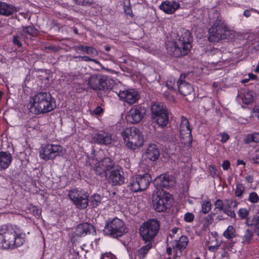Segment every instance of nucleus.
<instances>
[{
	"mask_svg": "<svg viewBox=\"0 0 259 259\" xmlns=\"http://www.w3.org/2000/svg\"><path fill=\"white\" fill-rule=\"evenodd\" d=\"M191 40V33L186 29H181L177 33L172 32L167 37L165 42L167 53L175 57L187 55L192 47Z\"/></svg>",
	"mask_w": 259,
	"mask_h": 259,
	"instance_id": "f257e3e1",
	"label": "nucleus"
},
{
	"mask_svg": "<svg viewBox=\"0 0 259 259\" xmlns=\"http://www.w3.org/2000/svg\"><path fill=\"white\" fill-rule=\"evenodd\" d=\"M211 13L213 15L209 14V18L215 22L209 30V40L217 42L222 40H232L235 36V32L220 19L219 11L213 10Z\"/></svg>",
	"mask_w": 259,
	"mask_h": 259,
	"instance_id": "f03ea898",
	"label": "nucleus"
},
{
	"mask_svg": "<svg viewBox=\"0 0 259 259\" xmlns=\"http://www.w3.org/2000/svg\"><path fill=\"white\" fill-rule=\"evenodd\" d=\"M32 100L30 109L35 114L49 112L56 107L55 101L49 92H39L35 95Z\"/></svg>",
	"mask_w": 259,
	"mask_h": 259,
	"instance_id": "7ed1b4c3",
	"label": "nucleus"
},
{
	"mask_svg": "<svg viewBox=\"0 0 259 259\" xmlns=\"http://www.w3.org/2000/svg\"><path fill=\"white\" fill-rule=\"evenodd\" d=\"M121 135L126 146L132 150L139 149L143 145V135L140 130L136 127L125 128L121 133Z\"/></svg>",
	"mask_w": 259,
	"mask_h": 259,
	"instance_id": "20e7f679",
	"label": "nucleus"
},
{
	"mask_svg": "<svg viewBox=\"0 0 259 259\" xmlns=\"http://www.w3.org/2000/svg\"><path fill=\"white\" fill-rule=\"evenodd\" d=\"M160 228L159 222L156 219H150L140 227L139 233L145 242H151L157 235Z\"/></svg>",
	"mask_w": 259,
	"mask_h": 259,
	"instance_id": "39448f33",
	"label": "nucleus"
},
{
	"mask_svg": "<svg viewBox=\"0 0 259 259\" xmlns=\"http://www.w3.org/2000/svg\"><path fill=\"white\" fill-rule=\"evenodd\" d=\"M88 84L94 90L108 91L113 87V80L102 74H94L88 79Z\"/></svg>",
	"mask_w": 259,
	"mask_h": 259,
	"instance_id": "423d86ee",
	"label": "nucleus"
},
{
	"mask_svg": "<svg viewBox=\"0 0 259 259\" xmlns=\"http://www.w3.org/2000/svg\"><path fill=\"white\" fill-rule=\"evenodd\" d=\"M16 232L13 227L4 225L0 228V247L13 249L15 245Z\"/></svg>",
	"mask_w": 259,
	"mask_h": 259,
	"instance_id": "0eeeda50",
	"label": "nucleus"
},
{
	"mask_svg": "<svg viewBox=\"0 0 259 259\" xmlns=\"http://www.w3.org/2000/svg\"><path fill=\"white\" fill-rule=\"evenodd\" d=\"M104 231L114 238L120 237L125 232L124 222L117 218L109 219L106 222Z\"/></svg>",
	"mask_w": 259,
	"mask_h": 259,
	"instance_id": "6e6552de",
	"label": "nucleus"
},
{
	"mask_svg": "<svg viewBox=\"0 0 259 259\" xmlns=\"http://www.w3.org/2000/svg\"><path fill=\"white\" fill-rule=\"evenodd\" d=\"M73 204L79 209H85L89 202V195L83 189H73L68 195Z\"/></svg>",
	"mask_w": 259,
	"mask_h": 259,
	"instance_id": "1a4fd4ad",
	"label": "nucleus"
},
{
	"mask_svg": "<svg viewBox=\"0 0 259 259\" xmlns=\"http://www.w3.org/2000/svg\"><path fill=\"white\" fill-rule=\"evenodd\" d=\"M151 181L150 176L148 174L137 175L133 177L131 181V190L134 192L144 191L148 188Z\"/></svg>",
	"mask_w": 259,
	"mask_h": 259,
	"instance_id": "9d476101",
	"label": "nucleus"
},
{
	"mask_svg": "<svg viewBox=\"0 0 259 259\" xmlns=\"http://www.w3.org/2000/svg\"><path fill=\"white\" fill-rule=\"evenodd\" d=\"M63 147L59 145L47 144L39 152L40 158L45 160H53L62 152Z\"/></svg>",
	"mask_w": 259,
	"mask_h": 259,
	"instance_id": "9b49d317",
	"label": "nucleus"
},
{
	"mask_svg": "<svg viewBox=\"0 0 259 259\" xmlns=\"http://www.w3.org/2000/svg\"><path fill=\"white\" fill-rule=\"evenodd\" d=\"M160 176L156 177L153 181L155 189L153 194L152 204L153 208L157 212H162V179Z\"/></svg>",
	"mask_w": 259,
	"mask_h": 259,
	"instance_id": "f8f14e48",
	"label": "nucleus"
},
{
	"mask_svg": "<svg viewBox=\"0 0 259 259\" xmlns=\"http://www.w3.org/2000/svg\"><path fill=\"white\" fill-rule=\"evenodd\" d=\"M116 167L110 158L105 157L96 164L93 170L97 175L102 178Z\"/></svg>",
	"mask_w": 259,
	"mask_h": 259,
	"instance_id": "ddd939ff",
	"label": "nucleus"
},
{
	"mask_svg": "<svg viewBox=\"0 0 259 259\" xmlns=\"http://www.w3.org/2000/svg\"><path fill=\"white\" fill-rule=\"evenodd\" d=\"M180 132L181 142L185 145L190 146L192 141L191 130L188 119L183 116L181 118Z\"/></svg>",
	"mask_w": 259,
	"mask_h": 259,
	"instance_id": "4468645a",
	"label": "nucleus"
},
{
	"mask_svg": "<svg viewBox=\"0 0 259 259\" xmlns=\"http://www.w3.org/2000/svg\"><path fill=\"white\" fill-rule=\"evenodd\" d=\"M146 112L145 107L136 106L131 108L126 115L127 121L131 123H139L144 118Z\"/></svg>",
	"mask_w": 259,
	"mask_h": 259,
	"instance_id": "2eb2a0df",
	"label": "nucleus"
},
{
	"mask_svg": "<svg viewBox=\"0 0 259 259\" xmlns=\"http://www.w3.org/2000/svg\"><path fill=\"white\" fill-rule=\"evenodd\" d=\"M118 96L121 100L129 105H132L137 102L140 98L139 92L134 89H128L120 91Z\"/></svg>",
	"mask_w": 259,
	"mask_h": 259,
	"instance_id": "dca6fc26",
	"label": "nucleus"
},
{
	"mask_svg": "<svg viewBox=\"0 0 259 259\" xmlns=\"http://www.w3.org/2000/svg\"><path fill=\"white\" fill-rule=\"evenodd\" d=\"M122 171L120 168L116 166L115 168L106 174L105 177L109 182L112 185H121L124 183V178L122 176Z\"/></svg>",
	"mask_w": 259,
	"mask_h": 259,
	"instance_id": "f3484780",
	"label": "nucleus"
},
{
	"mask_svg": "<svg viewBox=\"0 0 259 259\" xmlns=\"http://www.w3.org/2000/svg\"><path fill=\"white\" fill-rule=\"evenodd\" d=\"M151 122L158 127H162V106L160 102L153 103L151 107Z\"/></svg>",
	"mask_w": 259,
	"mask_h": 259,
	"instance_id": "a211bd4d",
	"label": "nucleus"
},
{
	"mask_svg": "<svg viewBox=\"0 0 259 259\" xmlns=\"http://www.w3.org/2000/svg\"><path fill=\"white\" fill-rule=\"evenodd\" d=\"M112 141V135L104 131H101L95 134L92 138L93 143L100 145H107L110 144Z\"/></svg>",
	"mask_w": 259,
	"mask_h": 259,
	"instance_id": "6ab92c4d",
	"label": "nucleus"
},
{
	"mask_svg": "<svg viewBox=\"0 0 259 259\" xmlns=\"http://www.w3.org/2000/svg\"><path fill=\"white\" fill-rule=\"evenodd\" d=\"M92 231H95L94 226L85 223L79 224L76 227L74 234L76 236L82 237L85 236L88 233H90Z\"/></svg>",
	"mask_w": 259,
	"mask_h": 259,
	"instance_id": "aec40b11",
	"label": "nucleus"
},
{
	"mask_svg": "<svg viewBox=\"0 0 259 259\" xmlns=\"http://www.w3.org/2000/svg\"><path fill=\"white\" fill-rule=\"evenodd\" d=\"M188 238L185 236H182L179 240H175L172 244V246L173 247V249L175 250V251H177L178 250L180 251V252H181V251L185 249L188 244ZM179 255L176 252L174 254V257L176 258L177 256H178Z\"/></svg>",
	"mask_w": 259,
	"mask_h": 259,
	"instance_id": "412c9836",
	"label": "nucleus"
},
{
	"mask_svg": "<svg viewBox=\"0 0 259 259\" xmlns=\"http://www.w3.org/2000/svg\"><path fill=\"white\" fill-rule=\"evenodd\" d=\"M177 85L179 92L184 96L190 95L193 91L191 85L185 81L179 79L177 81Z\"/></svg>",
	"mask_w": 259,
	"mask_h": 259,
	"instance_id": "4be33fe9",
	"label": "nucleus"
},
{
	"mask_svg": "<svg viewBox=\"0 0 259 259\" xmlns=\"http://www.w3.org/2000/svg\"><path fill=\"white\" fill-rule=\"evenodd\" d=\"M178 3L173 1L163 2V11L167 14H173L179 8Z\"/></svg>",
	"mask_w": 259,
	"mask_h": 259,
	"instance_id": "5701e85b",
	"label": "nucleus"
},
{
	"mask_svg": "<svg viewBox=\"0 0 259 259\" xmlns=\"http://www.w3.org/2000/svg\"><path fill=\"white\" fill-rule=\"evenodd\" d=\"M12 160V156L10 153L5 152H0V170L6 169L8 167Z\"/></svg>",
	"mask_w": 259,
	"mask_h": 259,
	"instance_id": "b1692460",
	"label": "nucleus"
},
{
	"mask_svg": "<svg viewBox=\"0 0 259 259\" xmlns=\"http://www.w3.org/2000/svg\"><path fill=\"white\" fill-rule=\"evenodd\" d=\"M19 9L12 5H9L4 3H0V14L2 15L9 16L14 12H18Z\"/></svg>",
	"mask_w": 259,
	"mask_h": 259,
	"instance_id": "393cba45",
	"label": "nucleus"
},
{
	"mask_svg": "<svg viewBox=\"0 0 259 259\" xmlns=\"http://www.w3.org/2000/svg\"><path fill=\"white\" fill-rule=\"evenodd\" d=\"M159 155L160 152L155 145L149 146L145 153L146 158L153 161L157 160Z\"/></svg>",
	"mask_w": 259,
	"mask_h": 259,
	"instance_id": "a878e982",
	"label": "nucleus"
},
{
	"mask_svg": "<svg viewBox=\"0 0 259 259\" xmlns=\"http://www.w3.org/2000/svg\"><path fill=\"white\" fill-rule=\"evenodd\" d=\"M174 199L168 193L163 192V211L170 209L174 205Z\"/></svg>",
	"mask_w": 259,
	"mask_h": 259,
	"instance_id": "bb28decb",
	"label": "nucleus"
},
{
	"mask_svg": "<svg viewBox=\"0 0 259 259\" xmlns=\"http://www.w3.org/2000/svg\"><path fill=\"white\" fill-rule=\"evenodd\" d=\"M231 201L230 199H226L224 201V207L223 212L224 213L227 214L228 216L230 217L233 219H236V215L234 210H232L231 209V203H230Z\"/></svg>",
	"mask_w": 259,
	"mask_h": 259,
	"instance_id": "cd10ccee",
	"label": "nucleus"
},
{
	"mask_svg": "<svg viewBox=\"0 0 259 259\" xmlns=\"http://www.w3.org/2000/svg\"><path fill=\"white\" fill-rule=\"evenodd\" d=\"M254 95V93L252 91L244 92L241 96L242 102L246 105L251 104L253 101Z\"/></svg>",
	"mask_w": 259,
	"mask_h": 259,
	"instance_id": "c85d7f7f",
	"label": "nucleus"
},
{
	"mask_svg": "<svg viewBox=\"0 0 259 259\" xmlns=\"http://www.w3.org/2000/svg\"><path fill=\"white\" fill-rule=\"evenodd\" d=\"M175 183V178L172 176L165 174L163 177V187H172Z\"/></svg>",
	"mask_w": 259,
	"mask_h": 259,
	"instance_id": "c756f323",
	"label": "nucleus"
},
{
	"mask_svg": "<svg viewBox=\"0 0 259 259\" xmlns=\"http://www.w3.org/2000/svg\"><path fill=\"white\" fill-rule=\"evenodd\" d=\"M76 49L78 50L84 51L87 54H93L95 55H98L97 51L92 47L79 45L76 47Z\"/></svg>",
	"mask_w": 259,
	"mask_h": 259,
	"instance_id": "7c9ffc66",
	"label": "nucleus"
},
{
	"mask_svg": "<svg viewBox=\"0 0 259 259\" xmlns=\"http://www.w3.org/2000/svg\"><path fill=\"white\" fill-rule=\"evenodd\" d=\"M223 236L227 239H232L235 237V229L232 226H229L224 232Z\"/></svg>",
	"mask_w": 259,
	"mask_h": 259,
	"instance_id": "2f4dec72",
	"label": "nucleus"
},
{
	"mask_svg": "<svg viewBox=\"0 0 259 259\" xmlns=\"http://www.w3.org/2000/svg\"><path fill=\"white\" fill-rule=\"evenodd\" d=\"M152 247L151 242H148L147 244L143 246L138 250V255L141 258H144L147 254L149 250Z\"/></svg>",
	"mask_w": 259,
	"mask_h": 259,
	"instance_id": "473e14b6",
	"label": "nucleus"
},
{
	"mask_svg": "<svg viewBox=\"0 0 259 259\" xmlns=\"http://www.w3.org/2000/svg\"><path fill=\"white\" fill-rule=\"evenodd\" d=\"M172 118V114L167 109L163 108V127L168 124Z\"/></svg>",
	"mask_w": 259,
	"mask_h": 259,
	"instance_id": "72a5a7b5",
	"label": "nucleus"
},
{
	"mask_svg": "<svg viewBox=\"0 0 259 259\" xmlns=\"http://www.w3.org/2000/svg\"><path fill=\"white\" fill-rule=\"evenodd\" d=\"M234 190L235 196L241 198L244 192L245 187L243 184L237 183Z\"/></svg>",
	"mask_w": 259,
	"mask_h": 259,
	"instance_id": "f704fd0d",
	"label": "nucleus"
},
{
	"mask_svg": "<svg viewBox=\"0 0 259 259\" xmlns=\"http://www.w3.org/2000/svg\"><path fill=\"white\" fill-rule=\"evenodd\" d=\"M91 205L93 207H96L99 205L101 201V197L100 195L95 194L92 196L89 199Z\"/></svg>",
	"mask_w": 259,
	"mask_h": 259,
	"instance_id": "c9c22d12",
	"label": "nucleus"
},
{
	"mask_svg": "<svg viewBox=\"0 0 259 259\" xmlns=\"http://www.w3.org/2000/svg\"><path fill=\"white\" fill-rule=\"evenodd\" d=\"M253 232L249 229L246 230L244 235L242 238V243L243 244H248L253 237Z\"/></svg>",
	"mask_w": 259,
	"mask_h": 259,
	"instance_id": "e433bc0d",
	"label": "nucleus"
},
{
	"mask_svg": "<svg viewBox=\"0 0 259 259\" xmlns=\"http://www.w3.org/2000/svg\"><path fill=\"white\" fill-rule=\"evenodd\" d=\"M246 224L249 226H256L259 224L258 217L257 214L252 217H249L246 220Z\"/></svg>",
	"mask_w": 259,
	"mask_h": 259,
	"instance_id": "4c0bfd02",
	"label": "nucleus"
},
{
	"mask_svg": "<svg viewBox=\"0 0 259 259\" xmlns=\"http://www.w3.org/2000/svg\"><path fill=\"white\" fill-rule=\"evenodd\" d=\"M237 214L241 220H247V219L248 218L249 210L246 208H240L238 209Z\"/></svg>",
	"mask_w": 259,
	"mask_h": 259,
	"instance_id": "58836bf2",
	"label": "nucleus"
},
{
	"mask_svg": "<svg viewBox=\"0 0 259 259\" xmlns=\"http://www.w3.org/2000/svg\"><path fill=\"white\" fill-rule=\"evenodd\" d=\"M211 209V204L209 201L205 200L202 203V211L203 213H208Z\"/></svg>",
	"mask_w": 259,
	"mask_h": 259,
	"instance_id": "ea45409f",
	"label": "nucleus"
},
{
	"mask_svg": "<svg viewBox=\"0 0 259 259\" xmlns=\"http://www.w3.org/2000/svg\"><path fill=\"white\" fill-rule=\"evenodd\" d=\"M176 83V79L175 78L172 76H170L167 78V80L166 82V85L167 88L171 90L170 92L173 91V88L175 85Z\"/></svg>",
	"mask_w": 259,
	"mask_h": 259,
	"instance_id": "a19ab883",
	"label": "nucleus"
},
{
	"mask_svg": "<svg viewBox=\"0 0 259 259\" xmlns=\"http://www.w3.org/2000/svg\"><path fill=\"white\" fill-rule=\"evenodd\" d=\"M253 13L259 15V11L253 8H250L244 10L243 15L245 18H249L252 16Z\"/></svg>",
	"mask_w": 259,
	"mask_h": 259,
	"instance_id": "79ce46f5",
	"label": "nucleus"
},
{
	"mask_svg": "<svg viewBox=\"0 0 259 259\" xmlns=\"http://www.w3.org/2000/svg\"><path fill=\"white\" fill-rule=\"evenodd\" d=\"M23 32L25 34L32 36L35 34L36 29L32 26H28L23 29Z\"/></svg>",
	"mask_w": 259,
	"mask_h": 259,
	"instance_id": "37998d69",
	"label": "nucleus"
},
{
	"mask_svg": "<svg viewBox=\"0 0 259 259\" xmlns=\"http://www.w3.org/2000/svg\"><path fill=\"white\" fill-rule=\"evenodd\" d=\"M77 5L84 6H90L93 5L95 2L94 0H73Z\"/></svg>",
	"mask_w": 259,
	"mask_h": 259,
	"instance_id": "c03bdc74",
	"label": "nucleus"
},
{
	"mask_svg": "<svg viewBox=\"0 0 259 259\" xmlns=\"http://www.w3.org/2000/svg\"><path fill=\"white\" fill-rule=\"evenodd\" d=\"M248 200L252 203H256L259 200V197L255 192H251L249 195Z\"/></svg>",
	"mask_w": 259,
	"mask_h": 259,
	"instance_id": "a18cd8bd",
	"label": "nucleus"
},
{
	"mask_svg": "<svg viewBox=\"0 0 259 259\" xmlns=\"http://www.w3.org/2000/svg\"><path fill=\"white\" fill-rule=\"evenodd\" d=\"M216 242V243L213 245H209L208 246V249L209 251L214 252L217 251L218 249L220 246H221V244L223 243L222 241H215Z\"/></svg>",
	"mask_w": 259,
	"mask_h": 259,
	"instance_id": "49530a36",
	"label": "nucleus"
},
{
	"mask_svg": "<svg viewBox=\"0 0 259 259\" xmlns=\"http://www.w3.org/2000/svg\"><path fill=\"white\" fill-rule=\"evenodd\" d=\"M194 215L191 212H187L184 214V220L187 223H191L194 219Z\"/></svg>",
	"mask_w": 259,
	"mask_h": 259,
	"instance_id": "de8ad7c7",
	"label": "nucleus"
},
{
	"mask_svg": "<svg viewBox=\"0 0 259 259\" xmlns=\"http://www.w3.org/2000/svg\"><path fill=\"white\" fill-rule=\"evenodd\" d=\"M214 205L215 209H218L220 210H222L223 211L224 207V202H223L220 199H218L215 201Z\"/></svg>",
	"mask_w": 259,
	"mask_h": 259,
	"instance_id": "09e8293b",
	"label": "nucleus"
},
{
	"mask_svg": "<svg viewBox=\"0 0 259 259\" xmlns=\"http://www.w3.org/2000/svg\"><path fill=\"white\" fill-rule=\"evenodd\" d=\"M220 136L221 137V141L223 143L226 142L230 138L228 134L226 133H220Z\"/></svg>",
	"mask_w": 259,
	"mask_h": 259,
	"instance_id": "8fccbe9b",
	"label": "nucleus"
},
{
	"mask_svg": "<svg viewBox=\"0 0 259 259\" xmlns=\"http://www.w3.org/2000/svg\"><path fill=\"white\" fill-rule=\"evenodd\" d=\"M23 240L20 237H16L15 236V245H14V248L17 247L18 246H20L23 244Z\"/></svg>",
	"mask_w": 259,
	"mask_h": 259,
	"instance_id": "3c124183",
	"label": "nucleus"
},
{
	"mask_svg": "<svg viewBox=\"0 0 259 259\" xmlns=\"http://www.w3.org/2000/svg\"><path fill=\"white\" fill-rule=\"evenodd\" d=\"M233 244H234V242L231 241V242H229V243H228L227 244L223 245L222 249L224 251H226V250H231V249L232 248Z\"/></svg>",
	"mask_w": 259,
	"mask_h": 259,
	"instance_id": "603ef678",
	"label": "nucleus"
},
{
	"mask_svg": "<svg viewBox=\"0 0 259 259\" xmlns=\"http://www.w3.org/2000/svg\"><path fill=\"white\" fill-rule=\"evenodd\" d=\"M230 167V163L227 160H224L222 164V167L224 170H228Z\"/></svg>",
	"mask_w": 259,
	"mask_h": 259,
	"instance_id": "864d4df0",
	"label": "nucleus"
},
{
	"mask_svg": "<svg viewBox=\"0 0 259 259\" xmlns=\"http://www.w3.org/2000/svg\"><path fill=\"white\" fill-rule=\"evenodd\" d=\"M244 142L245 144H249L250 143L253 142L251 134H248L246 136L244 140Z\"/></svg>",
	"mask_w": 259,
	"mask_h": 259,
	"instance_id": "5fc2aeb1",
	"label": "nucleus"
},
{
	"mask_svg": "<svg viewBox=\"0 0 259 259\" xmlns=\"http://www.w3.org/2000/svg\"><path fill=\"white\" fill-rule=\"evenodd\" d=\"M13 41L14 44L17 45L18 47L22 46V44L20 42L19 37L18 36H13Z\"/></svg>",
	"mask_w": 259,
	"mask_h": 259,
	"instance_id": "6e6d98bb",
	"label": "nucleus"
},
{
	"mask_svg": "<svg viewBox=\"0 0 259 259\" xmlns=\"http://www.w3.org/2000/svg\"><path fill=\"white\" fill-rule=\"evenodd\" d=\"M253 142H259V133H253L251 134Z\"/></svg>",
	"mask_w": 259,
	"mask_h": 259,
	"instance_id": "4d7b16f0",
	"label": "nucleus"
},
{
	"mask_svg": "<svg viewBox=\"0 0 259 259\" xmlns=\"http://www.w3.org/2000/svg\"><path fill=\"white\" fill-rule=\"evenodd\" d=\"M102 112L103 109L100 106L97 107L96 109L94 110V113L96 115H100Z\"/></svg>",
	"mask_w": 259,
	"mask_h": 259,
	"instance_id": "13d9d810",
	"label": "nucleus"
},
{
	"mask_svg": "<svg viewBox=\"0 0 259 259\" xmlns=\"http://www.w3.org/2000/svg\"><path fill=\"white\" fill-rule=\"evenodd\" d=\"M231 201H230V203H231V206L233 208H236L239 204V202L236 200H234L233 199H231Z\"/></svg>",
	"mask_w": 259,
	"mask_h": 259,
	"instance_id": "bf43d9fd",
	"label": "nucleus"
},
{
	"mask_svg": "<svg viewBox=\"0 0 259 259\" xmlns=\"http://www.w3.org/2000/svg\"><path fill=\"white\" fill-rule=\"evenodd\" d=\"M76 58H79L81 59L82 61H85V62H89L91 61V59L89 57L87 56H77Z\"/></svg>",
	"mask_w": 259,
	"mask_h": 259,
	"instance_id": "052dcab7",
	"label": "nucleus"
},
{
	"mask_svg": "<svg viewBox=\"0 0 259 259\" xmlns=\"http://www.w3.org/2000/svg\"><path fill=\"white\" fill-rule=\"evenodd\" d=\"M103 259H117L116 256L111 253L107 254Z\"/></svg>",
	"mask_w": 259,
	"mask_h": 259,
	"instance_id": "680f3d73",
	"label": "nucleus"
},
{
	"mask_svg": "<svg viewBox=\"0 0 259 259\" xmlns=\"http://www.w3.org/2000/svg\"><path fill=\"white\" fill-rule=\"evenodd\" d=\"M252 112L255 113V116L259 118V108L255 107L252 109Z\"/></svg>",
	"mask_w": 259,
	"mask_h": 259,
	"instance_id": "e2e57ef3",
	"label": "nucleus"
},
{
	"mask_svg": "<svg viewBox=\"0 0 259 259\" xmlns=\"http://www.w3.org/2000/svg\"><path fill=\"white\" fill-rule=\"evenodd\" d=\"M210 235L212 236V237L214 238V241H218L217 239L218 233L217 232H211Z\"/></svg>",
	"mask_w": 259,
	"mask_h": 259,
	"instance_id": "0e129e2a",
	"label": "nucleus"
},
{
	"mask_svg": "<svg viewBox=\"0 0 259 259\" xmlns=\"http://www.w3.org/2000/svg\"><path fill=\"white\" fill-rule=\"evenodd\" d=\"M248 77H249V80L250 79L255 80L256 79V76L252 73H249Z\"/></svg>",
	"mask_w": 259,
	"mask_h": 259,
	"instance_id": "69168bd1",
	"label": "nucleus"
},
{
	"mask_svg": "<svg viewBox=\"0 0 259 259\" xmlns=\"http://www.w3.org/2000/svg\"><path fill=\"white\" fill-rule=\"evenodd\" d=\"M246 180L247 182H248V183H252V181H253V178L251 176H247L246 178Z\"/></svg>",
	"mask_w": 259,
	"mask_h": 259,
	"instance_id": "338daca9",
	"label": "nucleus"
},
{
	"mask_svg": "<svg viewBox=\"0 0 259 259\" xmlns=\"http://www.w3.org/2000/svg\"><path fill=\"white\" fill-rule=\"evenodd\" d=\"M166 252L167 254L169 255L171 253V248L170 247H168L166 249Z\"/></svg>",
	"mask_w": 259,
	"mask_h": 259,
	"instance_id": "774afa93",
	"label": "nucleus"
}]
</instances>
